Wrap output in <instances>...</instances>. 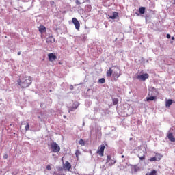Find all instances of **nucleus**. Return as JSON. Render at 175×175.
<instances>
[{"label": "nucleus", "instance_id": "7c9ffc66", "mask_svg": "<svg viewBox=\"0 0 175 175\" xmlns=\"http://www.w3.org/2000/svg\"><path fill=\"white\" fill-rule=\"evenodd\" d=\"M98 111H99V109L95 107V108L94 109V114L96 113H98Z\"/></svg>", "mask_w": 175, "mask_h": 175}, {"label": "nucleus", "instance_id": "dca6fc26", "mask_svg": "<svg viewBox=\"0 0 175 175\" xmlns=\"http://www.w3.org/2000/svg\"><path fill=\"white\" fill-rule=\"evenodd\" d=\"M139 12L140 14H144V13H146V7H140L139 8Z\"/></svg>", "mask_w": 175, "mask_h": 175}, {"label": "nucleus", "instance_id": "49530a36", "mask_svg": "<svg viewBox=\"0 0 175 175\" xmlns=\"http://www.w3.org/2000/svg\"><path fill=\"white\" fill-rule=\"evenodd\" d=\"M130 140H132V138H130Z\"/></svg>", "mask_w": 175, "mask_h": 175}, {"label": "nucleus", "instance_id": "58836bf2", "mask_svg": "<svg viewBox=\"0 0 175 175\" xmlns=\"http://www.w3.org/2000/svg\"><path fill=\"white\" fill-rule=\"evenodd\" d=\"M171 39H172V40H174V39H175L174 36H172V37L171 38Z\"/></svg>", "mask_w": 175, "mask_h": 175}, {"label": "nucleus", "instance_id": "c9c22d12", "mask_svg": "<svg viewBox=\"0 0 175 175\" xmlns=\"http://www.w3.org/2000/svg\"><path fill=\"white\" fill-rule=\"evenodd\" d=\"M170 38H172V36H170V34H167V38L170 39Z\"/></svg>", "mask_w": 175, "mask_h": 175}, {"label": "nucleus", "instance_id": "4be33fe9", "mask_svg": "<svg viewBox=\"0 0 175 175\" xmlns=\"http://www.w3.org/2000/svg\"><path fill=\"white\" fill-rule=\"evenodd\" d=\"M155 158H156V161H157V162H159V160L161 159L162 156H161V154H157V155L155 156Z\"/></svg>", "mask_w": 175, "mask_h": 175}, {"label": "nucleus", "instance_id": "ddd939ff", "mask_svg": "<svg viewBox=\"0 0 175 175\" xmlns=\"http://www.w3.org/2000/svg\"><path fill=\"white\" fill-rule=\"evenodd\" d=\"M55 42V38L53 37V36H51L46 38V43H54Z\"/></svg>", "mask_w": 175, "mask_h": 175}, {"label": "nucleus", "instance_id": "2f4dec72", "mask_svg": "<svg viewBox=\"0 0 175 175\" xmlns=\"http://www.w3.org/2000/svg\"><path fill=\"white\" fill-rule=\"evenodd\" d=\"M46 170H51V165H47L46 166Z\"/></svg>", "mask_w": 175, "mask_h": 175}, {"label": "nucleus", "instance_id": "a878e982", "mask_svg": "<svg viewBox=\"0 0 175 175\" xmlns=\"http://www.w3.org/2000/svg\"><path fill=\"white\" fill-rule=\"evenodd\" d=\"M149 175H157V170H153L149 173Z\"/></svg>", "mask_w": 175, "mask_h": 175}, {"label": "nucleus", "instance_id": "9b49d317", "mask_svg": "<svg viewBox=\"0 0 175 175\" xmlns=\"http://www.w3.org/2000/svg\"><path fill=\"white\" fill-rule=\"evenodd\" d=\"M64 170H70L72 168V165L69 161H66L64 166H63Z\"/></svg>", "mask_w": 175, "mask_h": 175}, {"label": "nucleus", "instance_id": "a19ab883", "mask_svg": "<svg viewBox=\"0 0 175 175\" xmlns=\"http://www.w3.org/2000/svg\"><path fill=\"white\" fill-rule=\"evenodd\" d=\"M84 125H85V122H83V126H84Z\"/></svg>", "mask_w": 175, "mask_h": 175}, {"label": "nucleus", "instance_id": "79ce46f5", "mask_svg": "<svg viewBox=\"0 0 175 175\" xmlns=\"http://www.w3.org/2000/svg\"><path fill=\"white\" fill-rule=\"evenodd\" d=\"M174 2H173V5H175V0H173Z\"/></svg>", "mask_w": 175, "mask_h": 175}, {"label": "nucleus", "instance_id": "2eb2a0df", "mask_svg": "<svg viewBox=\"0 0 175 175\" xmlns=\"http://www.w3.org/2000/svg\"><path fill=\"white\" fill-rule=\"evenodd\" d=\"M117 17H118V12H113L112 16H109V18H111V20H116V18H117Z\"/></svg>", "mask_w": 175, "mask_h": 175}, {"label": "nucleus", "instance_id": "e433bc0d", "mask_svg": "<svg viewBox=\"0 0 175 175\" xmlns=\"http://www.w3.org/2000/svg\"><path fill=\"white\" fill-rule=\"evenodd\" d=\"M73 88H74V87H73V85H70V90H73Z\"/></svg>", "mask_w": 175, "mask_h": 175}, {"label": "nucleus", "instance_id": "c756f323", "mask_svg": "<svg viewBox=\"0 0 175 175\" xmlns=\"http://www.w3.org/2000/svg\"><path fill=\"white\" fill-rule=\"evenodd\" d=\"M25 131H29V124H27L25 127Z\"/></svg>", "mask_w": 175, "mask_h": 175}, {"label": "nucleus", "instance_id": "20e7f679", "mask_svg": "<svg viewBox=\"0 0 175 175\" xmlns=\"http://www.w3.org/2000/svg\"><path fill=\"white\" fill-rule=\"evenodd\" d=\"M149 77L150 75H148V73H145L140 75H137L136 79H138V80H141V81H146V80H147Z\"/></svg>", "mask_w": 175, "mask_h": 175}, {"label": "nucleus", "instance_id": "39448f33", "mask_svg": "<svg viewBox=\"0 0 175 175\" xmlns=\"http://www.w3.org/2000/svg\"><path fill=\"white\" fill-rule=\"evenodd\" d=\"M72 24H74L77 31H79V29H80V23H79V20H77L76 18H72Z\"/></svg>", "mask_w": 175, "mask_h": 175}, {"label": "nucleus", "instance_id": "6ab92c4d", "mask_svg": "<svg viewBox=\"0 0 175 175\" xmlns=\"http://www.w3.org/2000/svg\"><path fill=\"white\" fill-rule=\"evenodd\" d=\"M113 70L111 69V68H109V70L107 71V77H110L112 75H113Z\"/></svg>", "mask_w": 175, "mask_h": 175}, {"label": "nucleus", "instance_id": "f8f14e48", "mask_svg": "<svg viewBox=\"0 0 175 175\" xmlns=\"http://www.w3.org/2000/svg\"><path fill=\"white\" fill-rule=\"evenodd\" d=\"M167 136L168 139L170 140V142H171L172 143L175 142V138L173 137V133H167Z\"/></svg>", "mask_w": 175, "mask_h": 175}, {"label": "nucleus", "instance_id": "ea45409f", "mask_svg": "<svg viewBox=\"0 0 175 175\" xmlns=\"http://www.w3.org/2000/svg\"><path fill=\"white\" fill-rule=\"evenodd\" d=\"M43 105H44V103H40V107H43Z\"/></svg>", "mask_w": 175, "mask_h": 175}, {"label": "nucleus", "instance_id": "f3484780", "mask_svg": "<svg viewBox=\"0 0 175 175\" xmlns=\"http://www.w3.org/2000/svg\"><path fill=\"white\" fill-rule=\"evenodd\" d=\"M156 99H157V96H152L150 97H146L147 102L155 100Z\"/></svg>", "mask_w": 175, "mask_h": 175}, {"label": "nucleus", "instance_id": "412c9836", "mask_svg": "<svg viewBox=\"0 0 175 175\" xmlns=\"http://www.w3.org/2000/svg\"><path fill=\"white\" fill-rule=\"evenodd\" d=\"M98 83L100 84H105V83H106V79H105V78H101L98 80Z\"/></svg>", "mask_w": 175, "mask_h": 175}, {"label": "nucleus", "instance_id": "72a5a7b5", "mask_svg": "<svg viewBox=\"0 0 175 175\" xmlns=\"http://www.w3.org/2000/svg\"><path fill=\"white\" fill-rule=\"evenodd\" d=\"M76 5H81V3L79 0H76Z\"/></svg>", "mask_w": 175, "mask_h": 175}, {"label": "nucleus", "instance_id": "4468645a", "mask_svg": "<svg viewBox=\"0 0 175 175\" xmlns=\"http://www.w3.org/2000/svg\"><path fill=\"white\" fill-rule=\"evenodd\" d=\"M172 105H173V100L168 99V100H166V102H165V107H170V106H172Z\"/></svg>", "mask_w": 175, "mask_h": 175}, {"label": "nucleus", "instance_id": "393cba45", "mask_svg": "<svg viewBox=\"0 0 175 175\" xmlns=\"http://www.w3.org/2000/svg\"><path fill=\"white\" fill-rule=\"evenodd\" d=\"M75 155H76V158H79V155H81V152H80V150H77L75 152Z\"/></svg>", "mask_w": 175, "mask_h": 175}, {"label": "nucleus", "instance_id": "37998d69", "mask_svg": "<svg viewBox=\"0 0 175 175\" xmlns=\"http://www.w3.org/2000/svg\"><path fill=\"white\" fill-rule=\"evenodd\" d=\"M64 118H66V116H64Z\"/></svg>", "mask_w": 175, "mask_h": 175}, {"label": "nucleus", "instance_id": "a211bd4d", "mask_svg": "<svg viewBox=\"0 0 175 175\" xmlns=\"http://www.w3.org/2000/svg\"><path fill=\"white\" fill-rule=\"evenodd\" d=\"M46 31V27L43 26V25H40L39 27V32H40V33H43V32Z\"/></svg>", "mask_w": 175, "mask_h": 175}, {"label": "nucleus", "instance_id": "c03bdc74", "mask_svg": "<svg viewBox=\"0 0 175 175\" xmlns=\"http://www.w3.org/2000/svg\"><path fill=\"white\" fill-rule=\"evenodd\" d=\"M122 158H124V155H122Z\"/></svg>", "mask_w": 175, "mask_h": 175}, {"label": "nucleus", "instance_id": "423d86ee", "mask_svg": "<svg viewBox=\"0 0 175 175\" xmlns=\"http://www.w3.org/2000/svg\"><path fill=\"white\" fill-rule=\"evenodd\" d=\"M105 148H106V146H105L104 144L100 145V147L98 148L97 152L99 154V155H100V157H103Z\"/></svg>", "mask_w": 175, "mask_h": 175}, {"label": "nucleus", "instance_id": "f257e3e1", "mask_svg": "<svg viewBox=\"0 0 175 175\" xmlns=\"http://www.w3.org/2000/svg\"><path fill=\"white\" fill-rule=\"evenodd\" d=\"M17 84L22 88H28L32 84V77L26 75H22L18 79Z\"/></svg>", "mask_w": 175, "mask_h": 175}, {"label": "nucleus", "instance_id": "4c0bfd02", "mask_svg": "<svg viewBox=\"0 0 175 175\" xmlns=\"http://www.w3.org/2000/svg\"><path fill=\"white\" fill-rule=\"evenodd\" d=\"M17 55H21V51L18 52Z\"/></svg>", "mask_w": 175, "mask_h": 175}, {"label": "nucleus", "instance_id": "bb28decb", "mask_svg": "<svg viewBox=\"0 0 175 175\" xmlns=\"http://www.w3.org/2000/svg\"><path fill=\"white\" fill-rule=\"evenodd\" d=\"M111 160V156L107 155V163H109V162H110Z\"/></svg>", "mask_w": 175, "mask_h": 175}, {"label": "nucleus", "instance_id": "aec40b11", "mask_svg": "<svg viewBox=\"0 0 175 175\" xmlns=\"http://www.w3.org/2000/svg\"><path fill=\"white\" fill-rule=\"evenodd\" d=\"M112 102L113 106L118 105V98H113Z\"/></svg>", "mask_w": 175, "mask_h": 175}, {"label": "nucleus", "instance_id": "6e6552de", "mask_svg": "<svg viewBox=\"0 0 175 175\" xmlns=\"http://www.w3.org/2000/svg\"><path fill=\"white\" fill-rule=\"evenodd\" d=\"M116 69L117 70L113 72V77H116V79H118L120 76H121V70H120L118 67H117Z\"/></svg>", "mask_w": 175, "mask_h": 175}, {"label": "nucleus", "instance_id": "f704fd0d", "mask_svg": "<svg viewBox=\"0 0 175 175\" xmlns=\"http://www.w3.org/2000/svg\"><path fill=\"white\" fill-rule=\"evenodd\" d=\"M3 158H4V159H8V158H9V155L5 154V155L3 156Z\"/></svg>", "mask_w": 175, "mask_h": 175}, {"label": "nucleus", "instance_id": "7ed1b4c3", "mask_svg": "<svg viewBox=\"0 0 175 175\" xmlns=\"http://www.w3.org/2000/svg\"><path fill=\"white\" fill-rule=\"evenodd\" d=\"M51 147L53 152H59V151H61V147L57 144V142H52Z\"/></svg>", "mask_w": 175, "mask_h": 175}, {"label": "nucleus", "instance_id": "1a4fd4ad", "mask_svg": "<svg viewBox=\"0 0 175 175\" xmlns=\"http://www.w3.org/2000/svg\"><path fill=\"white\" fill-rule=\"evenodd\" d=\"M80 106V103L75 102L73 103L72 106L70 107V111H75V110L77 109V107Z\"/></svg>", "mask_w": 175, "mask_h": 175}, {"label": "nucleus", "instance_id": "b1692460", "mask_svg": "<svg viewBox=\"0 0 175 175\" xmlns=\"http://www.w3.org/2000/svg\"><path fill=\"white\" fill-rule=\"evenodd\" d=\"M53 29L55 32H57V31L59 30V26H58L57 25H54Z\"/></svg>", "mask_w": 175, "mask_h": 175}, {"label": "nucleus", "instance_id": "0eeeda50", "mask_svg": "<svg viewBox=\"0 0 175 175\" xmlns=\"http://www.w3.org/2000/svg\"><path fill=\"white\" fill-rule=\"evenodd\" d=\"M48 58L51 62H53L57 59V55L55 54L51 53L48 54Z\"/></svg>", "mask_w": 175, "mask_h": 175}, {"label": "nucleus", "instance_id": "a18cd8bd", "mask_svg": "<svg viewBox=\"0 0 175 175\" xmlns=\"http://www.w3.org/2000/svg\"><path fill=\"white\" fill-rule=\"evenodd\" d=\"M171 43H173V41H171Z\"/></svg>", "mask_w": 175, "mask_h": 175}, {"label": "nucleus", "instance_id": "c85d7f7f", "mask_svg": "<svg viewBox=\"0 0 175 175\" xmlns=\"http://www.w3.org/2000/svg\"><path fill=\"white\" fill-rule=\"evenodd\" d=\"M149 161H150V162H154V161H157V158H156L155 157H151V158L149 159Z\"/></svg>", "mask_w": 175, "mask_h": 175}, {"label": "nucleus", "instance_id": "9d476101", "mask_svg": "<svg viewBox=\"0 0 175 175\" xmlns=\"http://www.w3.org/2000/svg\"><path fill=\"white\" fill-rule=\"evenodd\" d=\"M90 33V28L85 26V31L83 32V36L82 37V40H87V36L85 35H87V33Z\"/></svg>", "mask_w": 175, "mask_h": 175}, {"label": "nucleus", "instance_id": "5701e85b", "mask_svg": "<svg viewBox=\"0 0 175 175\" xmlns=\"http://www.w3.org/2000/svg\"><path fill=\"white\" fill-rule=\"evenodd\" d=\"M79 144L81 145V146H85V142H84V140L83 139H81L79 141Z\"/></svg>", "mask_w": 175, "mask_h": 175}, {"label": "nucleus", "instance_id": "f03ea898", "mask_svg": "<svg viewBox=\"0 0 175 175\" xmlns=\"http://www.w3.org/2000/svg\"><path fill=\"white\" fill-rule=\"evenodd\" d=\"M126 165V166H130L131 173H137V172H139V170H140V167H139V166L137 165H132V164H129L128 163Z\"/></svg>", "mask_w": 175, "mask_h": 175}, {"label": "nucleus", "instance_id": "473e14b6", "mask_svg": "<svg viewBox=\"0 0 175 175\" xmlns=\"http://www.w3.org/2000/svg\"><path fill=\"white\" fill-rule=\"evenodd\" d=\"M139 158L140 161H144L145 157H144V156H142V157H139Z\"/></svg>", "mask_w": 175, "mask_h": 175}, {"label": "nucleus", "instance_id": "cd10ccee", "mask_svg": "<svg viewBox=\"0 0 175 175\" xmlns=\"http://www.w3.org/2000/svg\"><path fill=\"white\" fill-rule=\"evenodd\" d=\"M110 161H111L109 163L110 166H112V165H114L116 163V160L111 159Z\"/></svg>", "mask_w": 175, "mask_h": 175}]
</instances>
